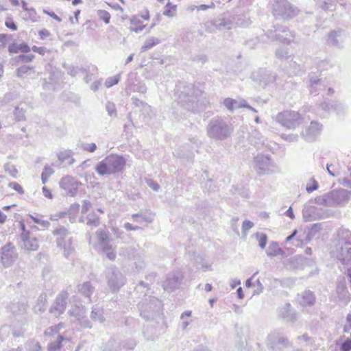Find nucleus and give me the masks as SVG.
Returning <instances> with one entry per match:
<instances>
[{
	"label": "nucleus",
	"mask_w": 351,
	"mask_h": 351,
	"mask_svg": "<svg viewBox=\"0 0 351 351\" xmlns=\"http://www.w3.org/2000/svg\"><path fill=\"white\" fill-rule=\"evenodd\" d=\"M176 93L178 96V103L188 111L197 113L204 110L209 101L203 97V93L193 84L180 83L176 86Z\"/></svg>",
	"instance_id": "f257e3e1"
},
{
	"label": "nucleus",
	"mask_w": 351,
	"mask_h": 351,
	"mask_svg": "<svg viewBox=\"0 0 351 351\" xmlns=\"http://www.w3.org/2000/svg\"><path fill=\"white\" fill-rule=\"evenodd\" d=\"M233 132L234 128L232 124L219 117L211 119L206 127L207 136L215 141H224L229 138Z\"/></svg>",
	"instance_id": "f03ea898"
},
{
	"label": "nucleus",
	"mask_w": 351,
	"mask_h": 351,
	"mask_svg": "<svg viewBox=\"0 0 351 351\" xmlns=\"http://www.w3.org/2000/svg\"><path fill=\"white\" fill-rule=\"evenodd\" d=\"M125 164L126 161L123 156L110 154L99 162L95 170L99 176L111 175L121 172Z\"/></svg>",
	"instance_id": "7ed1b4c3"
},
{
	"label": "nucleus",
	"mask_w": 351,
	"mask_h": 351,
	"mask_svg": "<svg viewBox=\"0 0 351 351\" xmlns=\"http://www.w3.org/2000/svg\"><path fill=\"white\" fill-rule=\"evenodd\" d=\"M351 198V191L344 189L332 190L315 198V203L324 206H342Z\"/></svg>",
	"instance_id": "20e7f679"
},
{
	"label": "nucleus",
	"mask_w": 351,
	"mask_h": 351,
	"mask_svg": "<svg viewBox=\"0 0 351 351\" xmlns=\"http://www.w3.org/2000/svg\"><path fill=\"white\" fill-rule=\"evenodd\" d=\"M140 315L146 321H154L160 316L162 304L156 297L149 296L138 304Z\"/></svg>",
	"instance_id": "39448f33"
},
{
	"label": "nucleus",
	"mask_w": 351,
	"mask_h": 351,
	"mask_svg": "<svg viewBox=\"0 0 351 351\" xmlns=\"http://www.w3.org/2000/svg\"><path fill=\"white\" fill-rule=\"evenodd\" d=\"M276 121L287 129H295L304 121L302 115L296 111L285 110L276 115Z\"/></svg>",
	"instance_id": "423d86ee"
},
{
	"label": "nucleus",
	"mask_w": 351,
	"mask_h": 351,
	"mask_svg": "<svg viewBox=\"0 0 351 351\" xmlns=\"http://www.w3.org/2000/svg\"><path fill=\"white\" fill-rule=\"evenodd\" d=\"M267 345L271 351H283L291 346L288 337L280 330L271 332L267 337Z\"/></svg>",
	"instance_id": "0eeeda50"
},
{
	"label": "nucleus",
	"mask_w": 351,
	"mask_h": 351,
	"mask_svg": "<svg viewBox=\"0 0 351 351\" xmlns=\"http://www.w3.org/2000/svg\"><path fill=\"white\" fill-rule=\"evenodd\" d=\"M107 284L113 293L117 292L126 281L125 277L116 267H108L106 271Z\"/></svg>",
	"instance_id": "6e6552de"
},
{
	"label": "nucleus",
	"mask_w": 351,
	"mask_h": 351,
	"mask_svg": "<svg viewBox=\"0 0 351 351\" xmlns=\"http://www.w3.org/2000/svg\"><path fill=\"white\" fill-rule=\"evenodd\" d=\"M298 13V9L288 0H276L274 5L273 14L276 17L287 20L295 16Z\"/></svg>",
	"instance_id": "1a4fd4ad"
},
{
	"label": "nucleus",
	"mask_w": 351,
	"mask_h": 351,
	"mask_svg": "<svg viewBox=\"0 0 351 351\" xmlns=\"http://www.w3.org/2000/svg\"><path fill=\"white\" fill-rule=\"evenodd\" d=\"M254 168L260 176L275 171L276 165L269 155L258 154L254 159Z\"/></svg>",
	"instance_id": "9d476101"
},
{
	"label": "nucleus",
	"mask_w": 351,
	"mask_h": 351,
	"mask_svg": "<svg viewBox=\"0 0 351 351\" xmlns=\"http://www.w3.org/2000/svg\"><path fill=\"white\" fill-rule=\"evenodd\" d=\"M275 29L267 32V36L273 40H279L280 42L289 45L294 42L295 33L291 32L285 26L277 25L274 27Z\"/></svg>",
	"instance_id": "9b49d317"
},
{
	"label": "nucleus",
	"mask_w": 351,
	"mask_h": 351,
	"mask_svg": "<svg viewBox=\"0 0 351 351\" xmlns=\"http://www.w3.org/2000/svg\"><path fill=\"white\" fill-rule=\"evenodd\" d=\"M69 293L66 291L60 292L49 308V313L58 317L63 314L66 308Z\"/></svg>",
	"instance_id": "f8f14e48"
},
{
	"label": "nucleus",
	"mask_w": 351,
	"mask_h": 351,
	"mask_svg": "<svg viewBox=\"0 0 351 351\" xmlns=\"http://www.w3.org/2000/svg\"><path fill=\"white\" fill-rule=\"evenodd\" d=\"M18 253L11 243H8L1 248V261L4 267H9L16 261Z\"/></svg>",
	"instance_id": "ddd939ff"
},
{
	"label": "nucleus",
	"mask_w": 351,
	"mask_h": 351,
	"mask_svg": "<svg viewBox=\"0 0 351 351\" xmlns=\"http://www.w3.org/2000/svg\"><path fill=\"white\" fill-rule=\"evenodd\" d=\"M184 278L180 271H174L167 275L162 284L163 289L167 291H173L179 288Z\"/></svg>",
	"instance_id": "4468645a"
},
{
	"label": "nucleus",
	"mask_w": 351,
	"mask_h": 351,
	"mask_svg": "<svg viewBox=\"0 0 351 351\" xmlns=\"http://www.w3.org/2000/svg\"><path fill=\"white\" fill-rule=\"evenodd\" d=\"M81 184L75 178L67 176L60 181V186L65 191L66 195L74 197L77 195L78 187Z\"/></svg>",
	"instance_id": "2eb2a0df"
},
{
	"label": "nucleus",
	"mask_w": 351,
	"mask_h": 351,
	"mask_svg": "<svg viewBox=\"0 0 351 351\" xmlns=\"http://www.w3.org/2000/svg\"><path fill=\"white\" fill-rule=\"evenodd\" d=\"M322 130V125L317 121H311L310 125L302 132V136L306 142L315 141Z\"/></svg>",
	"instance_id": "dca6fc26"
},
{
	"label": "nucleus",
	"mask_w": 351,
	"mask_h": 351,
	"mask_svg": "<svg viewBox=\"0 0 351 351\" xmlns=\"http://www.w3.org/2000/svg\"><path fill=\"white\" fill-rule=\"evenodd\" d=\"M308 87L311 95H317L319 90L324 88L325 85L322 78L315 73H311L308 75Z\"/></svg>",
	"instance_id": "f3484780"
},
{
	"label": "nucleus",
	"mask_w": 351,
	"mask_h": 351,
	"mask_svg": "<svg viewBox=\"0 0 351 351\" xmlns=\"http://www.w3.org/2000/svg\"><path fill=\"white\" fill-rule=\"evenodd\" d=\"M345 38V31L341 29H333L327 34L326 43L328 45L341 48Z\"/></svg>",
	"instance_id": "a211bd4d"
},
{
	"label": "nucleus",
	"mask_w": 351,
	"mask_h": 351,
	"mask_svg": "<svg viewBox=\"0 0 351 351\" xmlns=\"http://www.w3.org/2000/svg\"><path fill=\"white\" fill-rule=\"evenodd\" d=\"M276 75L266 69H260L256 74H253V80L265 86L276 81Z\"/></svg>",
	"instance_id": "6ab92c4d"
},
{
	"label": "nucleus",
	"mask_w": 351,
	"mask_h": 351,
	"mask_svg": "<svg viewBox=\"0 0 351 351\" xmlns=\"http://www.w3.org/2000/svg\"><path fill=\"white\" fill-rule=\"evenodd\" d=\"M336 293L339 300L345 305L348 304L351 299V295L347 289L344 278L338 280L336 286Z\"/></svg>",
	"instance_id": "aec40b11"
},
{
	"label": "nucleus",
	"mask_w": 351,
	"mask_h": 351,
	"mask_svg": "<svg viewBox=\"0 0 351 351\" xmlns=\"http://www.w3.org/2000/svg\"><path fill=\"white\" fill-rule=\"evenodd\" d=\"M315 295L311 290H305L298 296V301L302 306H311L315 302Z\"/></svg>",
	"instance_id": "412c9836"
},
{
	"label": "nucleus",
	"mask_w": 351,
	"mask_h": 351,
	"mask_svg": "<svg viewBox=\"0 0 351 351\" xmlns=\"http://www.w3.org/2000/svg\"><path fill=\"white\" fill-rule=\"evenodd\" d=\"M57 245L64 250V255L68 258L73 252L72 237H69L65 239H56Z\"/></svg>",
	"instance_id": "4be33fe9"
},
{
	"label": "nucleus",
	"mask_w": 351,
	"mask_h": 351,
	"mask_svg": "<svg viewBox=\"0 0 351 351\" xmlns=\"http://www.w3.org/2000/svg\"><path fill=\"white\" fill-rule=\"evenodd\" d=\"M249 141L258 148L265 145L264 137L256 129L253 128H251V131L250 132Z\"/></svg>",
	"instance_id": "5701e85b"
},
{
	"label": "nucleus",
	"mask_w": 351,
	"mask_h": 351,
	"mask_svg": "<svg viewBox=\"0 0 351 351\" xmlns=\"http://www.w3.org/2000/svg\"><path fill=\"white\" fill-rule=\"evenodd\" d=\"M8 49L10 53H18L19 52L28 53L31 48L26 43H13L8 46Z\"/></svg>",
	"instance_id": "b1692460"
},
{
	"label": "nucleus",
	"mask_w": 351,
	"mask_h": 351,
	"mask_svg": "<svg viewBox=\"0 0 351 351\" xmlns=\"http://www.w3.org/2000/svg\"><path fill=\"white\" fill-rule=\"evenodd\" d=\"M47 294L45 293H41L37 300L36 304L34 306V311L36 313H43L47 308Z\"/></svg>",
	"instance_id": "393cba45"
},
{
	"label": "nucleus",
	"mask_w": 351,
	"mask_h": 351,
	"mask_svg": "<svg viewBox=\"0 0 351 351\" xmlns=\"http://www.w3.org/2000/svg\"><path fill=\"white\" fill-rule=\"evenodd\" d=\"M94 287L92 286L89 281L85 282L82 285L77 286V290L80 293L83 295L85 298H88L90 301V296L94 292Z\"/></svg>",
	"instance_id": "a878e982"
},
{
	"label": "nucleus",
	"mask_w": 351,
	"mask_h": 351,
	"mask_svg": "<svg viewBox=\"0 0 351 351\" xmlns=\"http://www.w3.org/2000/svg\"><path fill=\"white\" fill-rule=\"evenodd\" d=\"M8 308L15 315H25L27 311L26 305L21 302H12Z\"/></svg>",
	"instance_id": "bb28decb"
},
{
	"label": "nucleus",
	"mask_w": 351,
	"mask_h": 351,
	"mask_svg": "<svg viewBox=\"0 0 351 351\" xmlns=\"http://www.w3.org/2000/svg\"><path fill=\"white\" fill-rule=\"evenodd\" d=\"M337 0H316V5L325 12L333 11L335 9Z\"/></svg>",
	"instance_id": "cd10ccee"
},
{
	"label": "nucleus",
	"mask_w": 351,
	"mask_h": 351,
	"mask_svg": "<svg viewBox=\"0 0 351 351\" xmlns=\"http://www.w3.org/2000/svg\"><path fill=\"white\" fill-rule=\"evenodd\" d=\"M90 319L94 322L103 323L105 321L103 309L97 306H93L90 313Z\"/></svg>",
	"instance_id": "c85d7f7f"
},
{
	"label": "nucleus",
	"mask_w": 351,
	"mask_h": 351,
	"mask_svg": "<svg viewBox=\"0 0 351 351\" xmlns=\"http://www.w3.org/2000/svg\"><path fill=\"white\" fill-rule=\"evenodd\" d=\"M66 341V339L60 335H58L56 339L51 341L48 346L49 351H60L62 347V341Z\"/></svg>",
	"instance_id": "c756f323"
},
{
	"label": "nucleus",
	"mask_w": 351,
	"mask_h": 351,
	"mask_svg": "<svg viewBox=\"0 0 351 351\" xmlns=\"http://www.w3.org/2000/svg\"><path fill=\"white\" fill-rule=\"evenodd\" d=\"M73 155V152H72V150L71 149H66V150H64L63 152H60L58 154V160L61 162H65L67 160H69L68 161V164L69 165H73L74 162H75V159L72 158Z\"/></svg>",
	"instance_id": "7c9ffc66"
},
{
	"label": "nucleus",
	"mask_w": 351,
	"mask_h": 351,
	"mask_svg": "<svg viewBox=\"0 0 351 351\" xmlns=\"http://www.w3.org/2000/svg\"><path fill=\"white\" fill-rule=\"evenodd\" d=\"M229 18L231 21V27L232 25L246 26L248 25V20L242 14L232 15L230 16Z\"/></svg>",
	"instance_id": "2f4dec72"
},
{
	"label": "nucleus",
	"mask_w": 351,
	"mask_h": 351,
	"mask_svg": "<svg viewBox=\"0 0 351 351\" xmlns=\"http://www.w3.org/2000/svg\"><path fill=\"white\" fill-rule=\"evenodd\" d=\"M63 67L66 69L67 73L72 77H75L80 72L87 73V69L84 67L74 66L67 64H63Z\"/></svg>",
	"instance_id": "473e14b6"
},
{
	"label": "nucleus",
	"mask_w": 351,
	"mask_h": 351,
	"mask_svg": "<svg viewBox=\"0 0 351 351\" xmlns=\"http://www.w3.org/2000/svg\"><path fill=\"white\" fill-rule=\"evenodd\" d=\"M214 21L218 30H222L223 29H230L231 28V21L229 17H221L214 20Z\"/></svg>",
	"instance_id": "72a5a7b5"
},
{
	"label": "nucleus",
	"mask_w": 351,
	"mask_h": 351,
	"mask_svg": "<svg viewBox=\"0 0 351 351\" xmlns=\"http://www.w3.org/2000/svg\"><path fill=\"white\" fill-rule=\"evenodd\" d=\"M284 251L279 247L277 242H271L267 252L268 256H275L277 255H283Z\"/></svg>",
	"instance_id": "f704fd0d"
},
{
	"label": "nucleus",
	"mask_w": 351,
	"mask_h": 351,
	"mask_svg": "<svg viewBox=\"0 0 351 351\" xmlns=\"http://www.w3.org/2000/svg\"><path fill=\"white\" fill-rule=\"evenodd\" d=\"M315 208L307 206L302 210V217L305 221H311L315 219Z\"/></svg>",
	"instance_id": "c9c22d12"
},
{
	"label": "nucleus",
	"mask_w": 351,
	"mask_h": 351,
	"mask_svg": "<svg viewBox=\"0 0 351 351\" xmlns=\"http://www.w3.org/2000/svg\"><path fill=\"white\" fill-rule=\"evenodd\" d=\"M86 307L83 305L75 306V307L69 311L71 316L77 318V321L86 315Z\"/></svg>",
	"instance_id": "e433bc0d"
},
{
	"label": "nucleus",
	"mask_w": 351,
	"mask_h": 351,
	"mask_svg": "<svg viewBox=\"0 0 351 351\" xmlns=\"http://www.w3.org/2000/svg\"><path fill=\"white\" fill-rule=\"evenodd\" d=\"M130 23L132 25H134L133 27H130V30L131 32H134L136 33H138V32L143 31L145 27V25H141V20L137 16H132L130 19Z\"/></svg>",
	"instance_id": "4c0bfd02"
},
{
	"label": "nucleus",
	"mask_w": 351,
	"mask_h": 351,
	"mask_svg": "<svg viewBox=\"0 0 351 351\" xmlns=\"http://www.w3.org/2000/svg\"><path fill=\"white\" fill-rule=\"evenodd\" d=\"M136 346V342L133 339H128L119 343L120 351H128L133 350Z\"/></svg>",
	"instance_id": "58836bf2"
},
{
	"label": "nucleus",
	"mask_w": 351,
	"mask_h": 351,
	"mask_svg": "<svg viewBox=\"0 0 351 351\" xmlns=\"http://www.w3.org/2000/svg\"><path fill=\"white\" fill-rule=\"evenodd\" d=\"M305 69L303 65L298 64L296 62H291L289 64V72L295 75H300L303 74Z\"/></svg>",
	"instance_id": "ea45409f"
},
{
	"label": "nucleus",
	"mask_w": 351,
	"mask_h": 351,
	"mask_svg": "<svg viewBox=\"0 0 351 351\" xmlns=\"http://www.w3.org/2000/svg\"><path fill=\"white\" fill-rule=\"evenodd\" d=\"M23 244L24 248L28 251H36L39 247L38 239L36 237L29 239Z\"/></svg>",
	"instance_id": "a19ab883"
},
{
	"label": "nucleus",
	"mask_w": 351,
	"mask_h": 351,
	"mask_svg": "<svg viewBox=\"0 0 351 351\" xmlns=\"http://www.w3.org/2000/svg\"><path fill=\"white\" fill-rule=\"evenodd\" d=\"M159 43L160 39L154 37L149 38L145 40L144 45L141 49V52L146 51L147 50L152 49Z\"/></svg>",
	"instance_id": "79ce46f5"
},
{
	"label": "nucleus",
	"mask_w": 351,
	"mask_h": 351,
	"mask_svg": "<svg viewBox=\"0 0 351 351\" xmlns=\"http://www.w3.org/2000/svg\"><path fill=\"white\" fill-rule=\"evenodd\" d=\"M53 234L57 237V239H65L70 237V232L64 226H59L55 229Z\"/></svg>",
	"instance_id": "37998d69"
},
{
	"label": "nucleus",
	"mask_w": 351,
	"mask_h": 351,
	"mask_svg": "<svg viewBox=\"0 0 351 351\" xmlns=\"http://www.w3.org/2000/svg\"><path fill=\"white\" fill-rule=\"evenodd\" d=\"M86 224L90 226L97 227L100 224V219L94 212L86 216Z\"/></svg>",
	"instance_id": "c03bdc74"
},
{
	"label": "nucleus",
	"mask_w": 351,
	"mask_h": 351,
	"mask_svg": "<svg viewBox=\"0 0 351 351\" xmlns=\"http://www.w3.org/2000/svg\"><path fill=\"white\" fill-rule=\"evenodd\" d=\"M97 237L99 245L105 244L106 243H110L109 233L106 230H98L97 232Z\"/></svg>",
	"instance_id": "a18cd8bd"
},
{
	"label": "nucleus",
	"mask_w": 351,
	"mask_h": 351,
	"mask_svg": "<svg viewBox=\"0 0 351 351\" xmlns=\"http://www.w3.org/2000/svg\"><path fill=\"white\" fill-rule=\"evenodd\" d=\"M14 116L16 121H21L25 119V111L23 108L16 106L14 110Z\"/></svg>",
	"instance_id": "49530a36"
},
{
	"label": "nucleus",
	"mask_w": 351,
	"mask_h": 351,
	"mask_svg": "<svg viewBox=\"0 0 351 351\" xmlns=\"http://www.w3.org/2000/svg\"><path fill=\"white\" fill-rule=\"evenodd\" d=\"M322 229V224L319 223H314L308 228L307 237L310 239Z\"/></svg>",
	"instance_id": "de8ad7c7"
},
{
	"label": "nucleus",
	"mask_w": 351,
	"mask_h": 351,
	"mask_svg": "<svg viewBox=\"0 0 351 351\" xmlns=\"http://www.w3.org/2000/svg\"><path fill=\"white\" fill-rule=\"evenodd\" d=\"M176 8H177L176 5L172 4L170 2V0H168V2L165 7V10H164L163 14L166 16L173 17L174 16L173 14V12L176 11Z\"/></svg>",
	"instance_id": "09e8293b"
},
{
	"label": "nucleus",
	"mask_w": 351,
	"mask_h": 351,
	"mask_svg": "<svg viewBox=\"0 0 351 351\" xmlns=\"http://www.w3.org/2000/svg\"><path fill=\"white\" fill-rule=\"evenodd\" d=\"M4 170L12 178H16L18 173V170L16 169V167L10 162L5 163L4 165Z\"/></svg>",
	"instance_id": "8fccbe9b"
},
{
	"label": "nucleus",
	"mask_w": 351,
	"mask_h": 351,
	"mask_svg": "<svg viewBox=\"0 0 351 351\" xmlns=\"http://www.w3.org/2000/svg\"><path fill=\"white\" fill-rule=\"evenodd\" d=\"M63 324L60 323L58 325L52 326L45 331V336H51L53 335V333H58L59 330L62 328Z\"/></svg>",
	"instance_id": "3c124183"
},
{
	"label": "nucleus",
	"mask_w": 351,
	"mask_h": 351,
	"mask_svg": "<svg viewBox=\"0 0 351 351\" xmlns=\"http://www.w3.org/2000/svg\"><path fill=\"white\" fill-rule=\"evenodd\" d=\"M120 80V75H116L112 77H109L106 79L105 82V86L107 88L112 87V86L117 84Z\"/></svg>",
	"instance_id": "603ef678"
},
{
	"label": "nucleus",
	"mask_w": 351,
	"mask_h": 351,
	"mask_svg": "<svg viewBox=\"0 0 351 351\" xmlns=\"http://www.w3.org/2000/svg\"><path fill=\"white\" fill-rule=\"evenodd\" d=\"M79 147L84 151H86L90 153H93L97 149V145L94 143H81L80 145H79Z\"/></svg>",
	"instance_id": "864d4df0"
},
{
	"label": "nucleus",
	"mask_w": 351,
	"mask_h": 351,
	"mask_svg": "<svg viewBox=\"0 0 351 351\" xmlns=\"http://www.w3.org/2000/svg\"><path fill=\"white\" fill-rule=\"evenodd\" d=\"M97 15L106 24H108L110 23L111 16L108 12L104 10H99L97 11Z\"/></svg>",
	"instance_id": "5fc2aeb1"
},
{
	"label": "nucleus",
	"mask_w": 351,
	"mask_h": 351,
	"mask_svg": "<svg viewBox=\"0 0 351 351\" xmlns=\"http://www.w3.org/2000/svg\"><path fill=\"white\" fill-rule=\"evenodd\" d=\"M276 56L279 59H286L289 56V50L286 47H280L276 51Z\"/></svg>",
	"instance_id": "6e6d98bb"
},
{
	"label": "nucleus",
	"mask_w": 351,
	"mask_h": 351,
	"mask_svg": "<svg viewBox=\"0 0 351 351\" xmlns=\"http://www.w3.org/2000/svg\"><path fill=\"white\" fill-rule=\"evenodd\" d=\"M256 238L258 241V245L259 246L263 249L265 247L267 242V237L264 233H256Z\"/></svg>",
	"instance_id": "4d7b16f0"
},
{
	"label": "nucleus",
	"mask_w": 351,
	"mask_h": 351,
	"mask_svg": "<svg viewBox=\"0 0 351 351\" xmlns=\"http://www.w3.org/2000/svg\"><path fill=\"white\" fill-rule=\"evenodd\" d=\"M33 68L30 67L27 65H23L20 67H19L16 71V73L17 77H22L25 74H27L30 70H32Z\"/></svg>",
	"instance_id": "13d9d810"
},
{
	"label": "nucleus",
	"mask_w": 351,
	"mask_h": 351,
	"mask_svg": "<svg viewBox=\"0 0 351 351\" xmlns=\"http://www.w3.org/2000/svg\"><path fill=\"white\" fill-rule=\"evenodd\" d=\"M234 104H237V100L232 98H226L223 100V104L230 112H234Z\"/></svg>",
	"instance_id": "bf43d9fd"
},
{
	"label": "nucleus",
	"mask_w": 351,
	"mask_h": 351,
	"mask_svg": "<svg viewBox=\"0 0 351 351\" xmlns=\"http://www.w3.org/2000/svg\"><path fill=\"white\" fill-rule=\"evenodd\" d=\"M34 58L35 56L34 54H20L16 57V59L22 62L28 63L31 62Z\"/></svg>",
	"instance_id": "052dcab7"
},
{
	"label": "nucleus",
	"mask_w": 351,
	"mask_h": 351,
	"mask_svg": "<svg viewBox=\"0 0 351 351\" xmlns=\"http://www.w3.org/2000/svg\"><path fill=\"white\" fill-rule=\"evenodd\" d=\"M79 210H80V204L77 203H75L70 206L68 213L69 215V219H70L71 222H73L75 219V217H71V215L72 214H75L76 213H77L79 211Z\"/></svg>",
	"instance_id": "680f3d73"
},
{
	"label": "nucleus",
	"mask_w": 351,
	"mask_h": 351,
	"mask_svg": "<svg viewBox=\"0 0 351 351\" xmlns=\"http://www.w3.org/2000/svg\"><path fill=\"white\" fill-rule=\"evenodd\" d=\"M79 324L84 328H91L92 324L90 321L88 319L86 315H84L82 318L78 321Z\"/></svg>",
	"instance_id": "e2e57ef3"
},
{
	"label": "nucleus",
	"mask_w": 351,
	"mask_h": 351,
	"mask_svg": "<svg viewBox=\"0 0 351 351\" xmlns=\"http://www.w3.org/2000/svg\"><path fill=\"white\" fill-rule=\"evenodd\" d=\"M318 69L321 71L328 70L329 68L332 67V64L327 59L319 61L317 64Z\"/></svg>",
	"instance_id": "0e129e2a"
},
{
	"label": "nucleus",
	"mask_w": 351,
	"mask_h": 351,
	"mask_svg": "<svg viewBox=\"0 0 351 351\" xmlns=\"http://www.w3.org/2000/svg\"><path fill=\"white\" fill-rule=\"evenodd\" d=\"M204 26L206 31L209 33H213L216 30H218L217 26H215V23L214 20L207 21L206 23H205Z\"/></svg>",
	"instance_id": "69168bd1"
},
{
	"label": "nucleus",
	"mask_w": 351,
	"mask_h": 351,
	"mask_svg": "<svg viewBox=\"0 0 351 351\" xmlns=\"http://www.w3.org/2000/svg\"><path fill=\"white\" fill-rule=\"evenodd\" d=\"M191 60L193 62H200L202 64H204L207 61L208 58L205 54H197V55L192 56L191 58Z\"/></svg>",
	"instance_id": "338daca9"
},
{
	"label": "nucleus",
	"mask_w": 351,
	"mask_h": 351,
	"mask_svg": "<svg viewBox=\"0 0 351 351\" xmlns=\"http://www.w3.org/2000/svg\"><path fill=\"white\" fill-rule=\"evenodd\" d=\"M340 351H351V339L347 338L339 345Z\"/></svg>",
	"instance_id": "774afa93"
}]
</instances>
